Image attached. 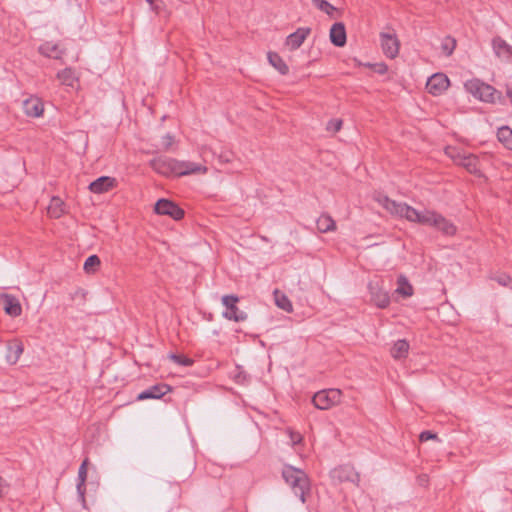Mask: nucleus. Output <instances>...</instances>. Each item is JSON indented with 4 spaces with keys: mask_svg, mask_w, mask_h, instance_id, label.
Returning <instances> with one entry per match:
<instances>
[{
    "mask_svg": "<svg viewBox=\"0 0 512 512\" xmlns=\"http://www.w3.org/2000/svg\"><path fill=\"white\" fill-rule=\"evenodd\" d=\"M378 74H385L388 71V66L385 63L368 64Z\"/></svg>",
    "mask_w": 512,
    "mask_h": 512,
    "instance_id": "41",
    "label": "nucleus"
},
{
    "mask_svg": "<svg viewBox=\"0 0 512 512\" xmlns=\"http://www.w3.org/2000/svg\"><path fill=\"white\" fill-rule=\"evenodd\" d=\"M151 167L159 174L169 176L176 175V167L177 160L166 158V157H158L150 161Z\"/></svg>",
    "mask_w": 512,
    "mask_h": 512,
    "instance_id": "13",
    "label": "nucleus"
},
{
    "mask_svg": "<svg viewBox=\"0 0 512 512\" xmlns=\"http://www.w3.org/2000/svg\"><path fill=\"white\" fill-rule=\"evenodd\" d=\"M87 465L88 459L86 458L80 465L78 470V478L77 481H85L87 480Z\"/></svg>",
    "mask_w": 512,
    "mask_h": 512,
    "instance_id": "37",
    "label": "nucleus"
},
{
    "mask_svg": "<svg viewBox=\"0 0 512 512\" xmlns=\"http://www.w3.org/2000/svg\"><path fill=\"white\" fill-rule=\"evenodd\" d=\"M172 391V387L166 383H156L147 389L143 390L137 395L138 401L148 400V399H161L167 393Z\"/></svg>",
    "mask_w": 512,
    "mask_h": 512,
    "instance_id": "12",
    "label": "nucleus"
},
{
    "mask_svg": "<svg viewBox=\"0 0 512 512\" xmlns=\"http://www.w3.org/2000/svg\"><path fill=\"white\" fill-rule=\"evenodd\" d=\"M378 203L392 216L405 218L409 222L430 226L446 236H453L457 228L453 222L442 214L429 209L418 211L406 203L396 202L387 196H378Z\"/></svg>",
    "mask_w": 512,
    "mask_h": 512,
    "instance_id": "1",
    "label": "nucleus"
},
{
    "mask_svg": "<svg viewBox=\"0 0 512 512\" xmlns=\"http://www.w3.org/2000/svg\"><path fill=\"white\" fill-rule=\"evenodd\" d=\"M396 292L404 298L411 297L414 293L412 285L409 283L407 277L403 274H400L397 277Z\"/></svg>",
    "mask_w": 512,
    "mask_h": 512,
    "instance_id": "25",
    "label": "nucleus"
},
{
    "mask_svg": "<svg viewBox=\"0 0 512 512\" xmlns=\"http://www.w3.org/2000/svg\"><path fill=\"white\" fill-rule=\"evenodd\" d=\"M269 63L282 75H286L289 72V68L281 56L275 52L268 53Z\"/></svg>",
    "mask_w": 512,
    "mask_h": 512,
    "instance_id": "27",
    "label": "nucleus"
},
{
    "mask_svg": "<svg viewBox=\"0 0 512 512\" xmlns=\"http://www.w3.org/2000/svg\"><path fill=\"white\" fill-rule=\"evenodd\" d=\"M249 378V375L242 369V367L236 366L233 379L237 384H244L249 380Z\"/></svg>",
    "mask_w": 512,
    "mask_h": 512,
    "instance_id": "35",
    "label": "nucleus"
},
{
    "mask_svg": "<svg viewBox=\"0 0 512 512\" xmlns=\"http://www.w3.org/2000/svg\"><path fill=\"white\" fill-rule=\"evenodd\" d=\"M311 29L308 27H300L295 32L286 37L285 46L288 50L294 51L301 47L306 38L310 35Z\"/></svg>",
    "mask_w": 512,
    "mask_h": 512,
    "instance_id": "15",
    "label": "nucleus"
},
{
    "mask_svg": "<svg viewBox=\"0 0 512 512\" xmlns=\"http://www.w3.org/2000/svg\"><path fill=\"white\" fill-rule=\"evenodd\" d=\"M445 152L455 164L464 167L472 174H479V161L475 155L462 152L455 147H447Z\"/></svg>",
    "mask_w": 512,
    "mask_h": 512,
    "instance_id": "4",
    "label": "nucleus"
},
{
    "mask_svg": "<svg viewBox=\"0 0 512 512\" xmlns=\"http://www.w3.org/2000/svg\"><path fill=\"white\" fill-rule=\"evenodd\" d=\"M491 279L495 280L501 286H508L512 281L511 277L506 273H500V274L491 276Z\"/></svg>",
    "mask_w": 512,
    "mask_h": 512,
    "instance_id": "36",
    "label": "nucleus"
},
{
    "mask_svg": "<svg viewBox=\"0 0 512 512\" xmlns=\"http://www.w3.org/2000/svg\"><path fill=\"white\" fill-rule=\"evenodd\" d=\"M464 86L468 93L483 102L495 103L502 97L494 87L478 79L469 80Z\"/></svg>",
    "mask_w": 512,
    "mask_h": 512,
    "instance_id": "3",
    "label": "nucleus"
},
{
    "mask_svg": "<svg viewBox=\"0 0 512 512\" xmlns=\"http://www.w3.org/2000/svg\"><path fill=\"white\" fill-rule=\"evenodd\" d=\"M437 434L430 430L422 431L419 435L420 442H426L428 440L437 439Z\"/></svg>",
    "mask_w": 512,
    "mask_h": 512,
    "instance_id": "40",
    "label": "nucleus"
},
{
    "mask_svg": "<svg viewBox=\"0 0 512 512\" xmlns=\"http://www.w3.org/2000/svg\"><path fill=\"white\" fill-rule=\"evenodd\" d=\"M498 140L509 150H512V129L508 126H503L498 129Z\"/></svg>",
    "mask_w": 512,
    "mask_h": 512,
    "instance_id": "28",
    "label": "nucleus"
},
{
    "mask_svg": "<svg viewBox=\"0 0 512 512\" xmlns=\"http://www.w3.org/2000/svg\"><path fill=\"white\" fill-rule=\"evenodd\" d=\"M313 4L329 16H333L336 8L326 0H312Z\"/></svg>",
    "mask_w": 512,
    "mask_h": 512,
    "instance_id": "33",
    "label": "nucleus"
},
{
    "mask_svg": "<svg viewBox=\"0 0 512 512\" xmlns=\"http://www.w3.org/2000/svg\"><path fill=\"white\" fill-rule=\"evenodd\" d=\"M292 441L294 443H298L301 441V435L300 434H292L291 435Z\"/></svg>",
    "mask_w": 512,
    "mask_h": 512,
    "instance_id": "45",
    "label": "nucleus"
},
{
    "mask_svg": "<svg viewBox=\"0 0 512 512\" xmlns=\"http://www.w3.org/2000/svg\"><path fill=\"white\" fill-rule=\"evenodd\" d=\"M282 477L290 486L295 496L302 503L306 502V496L310 493V480L307 474L299 468L292 465H285L282 470Z\"/></svg>",
    "mask_w": 512,
    "mask_h": 512,
    "instance_id": "2",
    "label": "nucleus"
},
{
    "mask_svg": "<svg viewBox=\"0 0 512 512\" xmlns=\"http://www.w3.org/2000/svg\"><path fill=\"white\" fill-rule=\"evenodd\" d=\"M380 44L384 55L390 59H394L400 48V42L394 31H387L380 33Z\"/></svg>",
    "mask_w": 512,
    "mask_h": 512,
    "instance_id": "7",
    "label": "nucleus"
},
{
    "mask_svg": "<svg viewBox=\"0 0 512 512\" xmlns=\"http://www.w3.org/2000/svg\"><path fill=\"white\" fill-rule=\"evenodd\" d=\"M409 343L405 339L397 340L391 348V355L395 359L406 358L409 352Z\"/></svg>",
    "mask_w": 512,
    "mask_h": 512,
    "instance_id": "26",
    "label": "nucleus"
},
{
    "mask_svg": "<svg viewBox=\"0 0 512 512\" xmlns=\"http://www.w3.org/2000/svg\"><path fill=\"white\" fill-rule=\"evenodd\" d=\"M81 295L82 300L85 299L86 292L83 289H77L74 294H72V299L74 300L76 297Z\"/></svg>",
    "mask_w": 512,
    "mask_h": 512,
    "instance_id": "44",
    "label": "nucleus"
},
{
    "mask_svg": "<svg viewBox=\"0 0 512 512\" xmlns=\"http://www.w3.org/2000/svg\"><path fill=\"white\" fill-rule=\"evenodd\" d=\"M207 167L191 161H178L176 167V176H184L190 174H206Z\"/></svg>",
    "mask_w": 512,
    "mask_h": 512,
    "instance_id": "16",
    "label": "nucleus"
},
{
    "mask_svg": "<svg viewBox=\"0 0 512 512\" xmlns=\"http://www.w3.org/2000/svg\"><path fill=\"white\" fill-rule=\"evenodd\" d=\"M456 48V40L450 36L445 37L441 42V51L444 55L450 56Z\"/></svg>",
    "mask_w": 512,
    "mask_h": 512,
    "instance_id": "30",
    "label": "nucleus"
},
{
    "mask_svg": "<svg viewBox=\"0 0 512 512\" xmlns=\"http://www.w3.org/2000/svg\"><path fill=\"white\" fill-rule=\"evenodd\" d=\"M449 85V78L445 74L435 73L428 79L426 89L430 94L439 96L448 89Z\"/></svg>",
    "mask_w": 512,
    "mask_h": 512,
    "instance_id": "11",
    "label": "nucleus"
},
{
    "mask_svg": "<svg viewBox=\"0 0 512 512\" xmlns=\"http://www.w3.org/2000/svg\"><path fill=\"white\" fill-rule=\"evenodd\" d=\"M154 212L158 215L170 216L174 220H180L184 216L183 209L168 199L158 200L154 206Z\"/></svg>",
    "mask_w": 512,
    "mask_h": 512,
    "instance_id": "8",
    "label": "nucleus"
},
{
    "mask_svg": "<svg viewBox=\"0 0 512 512\" xmlns=\"http://www.w3.org/2000/svg\"><path fill=\"white\" fill-rule=\"evenodd\" d=\"M276 305L286 312H291L293 310V306L289 298L282 294L280 297L276 295Z\"/></svg>",
    "mask_w": 512,
    "mask_h": 512,
    "instance_id": "34",
    "label": "nucleus"
},
{
    "mask_svg": "<svg viewBox=\"0 0 512 512\" xmlns=\"http://www.w3.org/2000/svg\"><path fill=\"white\" fill-rule=\"evenodd\" d=\"M162 7H163L162 1H157L154 5L151 6L152 10L156 14H160L161 13Z\"/></svg>",
    "mask_w": 512,
    "mask_h": 512,
    "instance_id": "43",
    "label": "nucleus"
},
{
    "mask_svg": "<svg viewBox=\"0 0 512 512\" xmlns=\"http://www.w3.org/2000/svg\"><path fill=\"white\" fill-rule=\"evenodd\" d=\"M492 48L498 58L509 60L512 57V46L500 36L492 39Z\"/></svg>",
    "mask_w": 512,
    "mask_h": 512,
    "instance_id": "18",
    "label": "nucleus"
},
{
    "mask_svg": "<svg viewBox=\"0 0 512 512\" xmlns=\"http://www.w3.org/2000/svg\"><path fill=\"white\" fill-rule=\"evenodd\" d=\"M66 212L67 209L64 201L57 196L52 197L47 207V214L49 215V217L58 219Z\"/></svg>",
    "mask_w": 512,
    "mask_h": 512,
    "instance_id": "22",
    "label": "nucleus"
},
{
    "mask_svg": "<svg viewBox=\"0 0 512 512\" xmlns=\"http://www.w3.org/2000/svg\"><path fill=\"white\" fill-rule=\"evenodd\" d=\"M24 351V346L21 341L15 339L8 343L6 352V361L13 365L16 364Z\"/></svg>",
    "mask_w": 512,
    "mask_h": 512,
    "instance_id": "21",
    "label": "nucleus"
},
{
    "mask_svg": "<svg viewBox=\"0 0 512 512\" xmlns=\"http://www.w3.org/2000/svg\"><path fill=\"white\" fill-rule=\"evenodd\" d=\"M39 52L49 58L59 59L63 54V50L58 44L53 42H45L39 47Z\"/></svg>",
    "mask_w": 512,
    "mask_h": 512,
    "instance_id": "24",
    "label": "nucleus"
},
{
    "mask_svg": "<svg viewBox=\"0 0 512 512\" xmlns=\"http://www.w3.org/2000/svg\"><path fill=\"white\" fill-rule=\"evenodd\" d=\"M316 227L320 233L334 232L337 229L335 220L328 213H322L316 220Z\"/></svg>",
    "mask_w": 512,
    "mask_h": 512,
    "instance_id": "23",
    "label": "nucleus"
},
{
    "mask_svg": "<svg viewBox=\"0 0 512 512\" xmlns=\"http://www.w3.org/2000/svg\"><path fill=\"white\" fill-rule=\"evenodd\" d=\"M368 291L370 295V301L378 308L384 309L389 306L390 296L388 292L379 285L378 282H369Z\"/></svg>",
    "mask_w": 512,
    "mask_h": 512,
    "instance_id": "9",
    "label": "nucleus"
},
{
    "mask_svg": "<svg viewBox=\"0 0 512 512\" xmlns=\"http://www.w3.org/2000/svg\"><path fill=\"white\" fill-rule=\"evenodd\" d=\"M342 124L343 122L340 119L330 120L327 123V130L336 133L342 128Z\"/></svg>",
    "mask_w": 512,
    "mask_h": 512,
    "instance_id": "38",
    "label": "nucleus"
},
{
    "mask_svg": "<svg viewBox=\"0 0 512 512\" xmlns=\"http://www.w3.org/2000/svg\"><path fill=\"white\" fill-rule=\"evenodd\" d=\"M57 78L61 84L66 86H73L77 80L75 72L71 68H65L64 70L58 72Z\"/></svg>",
    "mask_w": 512,
    "mask_h": 512,
    "instance_id": "29",
    "label": "nucleus"
},
{
    "mask_svg": "<svg viewBox=\"0 0 512 512\" xmlns=\"http://www.w3.org/2000/svg\"><path fill=\"white\" fill-rule=\"evenodd\" d=\"M507 95L508 97L510 98L511 102H512V87H507Z\"/></svg>",
    "mask_w": 512,
    "mask_h": 512,
    "instance_id": "46",
    "label": "nucleus"
},
{
    "mask_svg": "<svg viewBox=\"0 0 512 512\" xmlns=\"http://www.w3.org/2000/svg\"><path fill=\"white\" fill-rule=\"evenodd\" d=\"M23 109L27 116L40 117L44 111V105L41 99L31 97L23 102Z\"/></svg>",
    "mask_w": 512,
    "mask_h": 512,
    "instance_id": "19",
    "label": "nucleus"
},
{
    "mask_svg": "<svg viewBox=\"0 0 512 512\" xmlns=\"http://www.w3.org/2000/svg\"><path fill=\"white\" fill-rule=\"evenodd\" d=\"M0 304L2 305L4 312L11 317H18L22 314L20 301L12 294H1Z\"/></svg>",
    "mask_w": 512,
    "mask_h": 512,
    "instance_id": "14",
    "label": "nucleus"
},
{
    "mask_svg": "<svg viewBox=\"0 0 512 512\" xmlns=\"http://www.w3.org/2000/svg\"><path fill=\"white\" fill-rule=\"evenodd\" d=\"M77 493L80 501L85 503V493H86V482L85 481H77L76 485Z\"/></svg>",
    "mask_w": 512,
    "mask_h": 512,
    "instance_id": "39",
    "label": "nucleus"
},
{
    "mask_svg": "<svg viewBox=\"0 0 512 512\" xmlns=\"http://www.w3.org/2000/svg\"><path fill=\"white\" fill-rule=\"evenodd\" d=\"M101 265L100 258H86L83 269L87 274H94Z\"/></svg>",
    "mask_w": 512,
    "mask_h": 512,
    "instance_id": "31",
    "label": "nucleus"
},
{
    "mask_svg": "<svg viewBox=\"0 0 512 512\" xmlns=\"http://www.w3.org/2000/svg\"><path fill=\"white\" fill-rule=\"evenodd\" d=\"M342 392L339 389H324L318 391L312 397L313 405L320 410H328L340 403Z\"/></svg>",
    "mask_w": 512,
    "mask_h": 512,
    "instance_id": "5",
    "label": "nucleus"
},
{
    "mask_svg": "<svg viewBox=\"0 0 512 512\" xmlns=\"http://www.w3.org/2000/svg\"><path fill=\"white\" fill-rule=\"evenodd\" d=\"M169 358L176 364L178 365H181V366H185V367H190L194 364V360L192 358H189L185 355H181V354H170L169 355Z\"/></svg>",
    "mask_w": 512,
    "mask_h": 512,
    "instance_id": "32",
    "label": "nucleus"
},
{
    "mask_svg": "<svg viewBox=\"0 0 512 512\" xmlns=\"http://www.w3.org/2000/svg\"><path fill=\"white\" fill-rule=\"evenodd\" d=\"M331 42L337 47H343L346 44V30L341 22L334 23L329 34Z\"/></svg>",
    "mask_w": 512,
    "mask_h": 512,
    "instance_id": "20",
    "label": "nucleus"
},
{
    "mask_svg": "<svg viewBox=\"0 0 512 512\" xmlns=\"http://www.w3.org/2000/svg\"><path fill=\"white\" fill-rule=\"evenodd\" d=\"M151 6L155 4V2H157L156 0H146Z\"/></svg>",
    "mask_w": 512,
    "mask_h": 512,
    "instance_id": "47",
    "label": "nucleus"
},
{
    "mask_svg": "<svg viewBox=\"0 0 512 512\" xmlns=\"http://www.w3.org/2000/svg\"><path fill=\"white\" fill-rule=\"evenodd\" d=\"M117 181L113 177L101 176L90 183L89 190L95 194H102L116 187Z\"/></svg>",
    "mask_w": 512,
    "mask_h": 512,
    "instance_id": "17",
    "label": "nucleus"
},
{
    "mask_svg": "<svg viewBox=\"0 0 512 512\" xmlns=\"http://www.w3.org/2000/svg\"><path fill=\"white\" fill-rule=\"evenodd\" d=\"M239 297L237 295L229 294L224 295L221 299L222 304L225 306V311H223L222 316L227 320H232L234 322H243L248 318L246 312L241 311L237 307V303L239 302Z\"/></svg>",
    "mask_w": 512,
    "mask_h": 512,
    "instance_id": "6",
    "label": "nucleus"
},
{
    "mask_svg": "<svg viewBox=\"0 0 512 512\" xmlns=\"http://www.w3.org/2000/svg\"><path fill=\"white\" fill-rule=\"evenodd\" d=\"M333 479L342 482H351L359 485L360 475L353 466L345 464L334 468L331 472Z\"/></svg>",
    "mask_w": 512,
    "mask_h": 512,
    "instance_id": "10",
    "label": "nucleus"
},
{
    "mask_svg": "<svg viewBox=\"0 0 512 512\" xmlns=\"http://www.w3.org/2000/svg\"><path fill=\"white\" fill-rule=\"evenodd\" d=\"M173 143H174L173 136H171L170 134L163 136L162 142H161L163 149H165V150L169 149L173 145Z\"/></svg>",
    "mask_w": 512,
    "mask_h": 512,
    "instance_id": "42",
    "label": "nucleus"
}]
</instances>
